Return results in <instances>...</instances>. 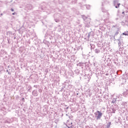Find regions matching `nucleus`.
<instances>
[{"mask_svg": "<svg viewBox=\"0 0 128 128\" xmlns=\"http://www.w3.org/2000/svg\"><path fill=\"white\" fill-rule=\"evenodd\" d=\"M66 116H68L69 118H70V120H72V118H73L72 116L70 115V113L66 114Z\"/></svg>", "mask_w": 128, "mask_h": 128, "instance_id": "423d86ee", "label": "nucleus"}, {"mask_svg": "<svg viewBox=\"0 0 128 128\" xmlns=\"http://www.w3.org/2000/svg\"><path fill=\"white\" fill-rule=\"evenodd\" d=\"M123 34H124V36H128V34H126V33H123Z\"/></svg>", "mask_w": 128, "mask_h": 128, "instance_id": "2eb2a0df", "label": "nucleus"}, {"mask_svg": "<svg viewBox=\"0 0 128 128\" xmlns=\"http://www.w3.org/2000/svg\"><path fill=\"white\" fill-rule=\"evenodd\" d=\"M82 18H83V20H86V18H88V17L84 16H82Z\"/></svg>", "mask_w": 128, "mask_h": 128, "instance_id": "1a4fd4ad", "label": "nucleus"}, {"mask_svg": "<svg viewBox=\"0 0 128 128\" xmlns=\"http://www.w3.org/2000/svg\"><path fill=\"white\" fill-rule=\"evenodd\" d=\"M118 46H122V42H120L118 43Z\"/></svg>", "mask_w": 128, "mask_h": 128, "instance_id": "9d476101", "label": "nucleus"}, {"mask_svg": "<svg viewBox=\"0 0 128 128\" xmlns=\"http://www.w3.org/2000/svg\"><path fill=\"white\" fill-rule=\"evenodd\" d=\"M114 4L116 8H120V4H118V1L116 0L114 1Z\"/></svg>", "mask_w": 128, "mask_h": 128, "instance_id": "f03ea898", "label": "nucleus"}, {"mask_svg": "<svg viewBox=\"0 0 128 128\" xmlns=\"http://www.w3.org/2000/svg\"><path fill=\"white\" fill-rule=\"evenodd\" d=\"M28 90H30V89H32V86H28Z\"/></svg>", "mask_w": 128, "mask_h": 128, "instance_id": "ddd939ff", "label": "nucleus"}, {"mask_svg": "<svg viewBox=\"0 0 128 128\" xmlns=\"http://www.w3.org/2000/svg\"><path fill=\"white\" fill-rule=\"evenodd\" d=\"M118 32H116V33H115V36H118Z\"/></svg>", "mask_w": 128, "mask_h": 128, "instance_id": "f8f14e48", "label": "nucleus"}, {"mask_svg": "<svg viewBox=\"0 0 128 128\" xmlns=\"http://www.w3.org/2000/svg\"><path fill=\"white\" fill-rule=\"evenodd\" d=\"M106 76H108V74H106Z\"/></svg>", "mask_w": 128, "mask_h": 128, "instance_id": "6ab92c4d", "label": "nucleus"}, {"mask_svg": "<svg viewBox=\"0 0 128 128\" xmlns=\"http://www.w3.org/2000/svg\"><path fill=\"white\" fill-rule=\"evenodd\" d=\"M112 102L113 104H114V103L116 102V100H112Z\"/></svg>", "mask_w": 128, "mask_h": 128, "instance_id": "dca6fc26", "label": "nucleus"}, {"mask_svg": "<svg viewBox=\"0 0 128 128\" xmlns=\"http://www.w3.org/2000/svg\"><path fill=\"white\" fill-rule=\"evenodd\" d=\"M97 112H100V111H98Z\"/></svg>", "mask_w": 128, "mask_h": 128, "instance_id": "aec40b11", "label": "nucleus"}, {"mask_svg": "<svg viewBox=\"0 0 128 128\" xmlns=\"http://www.w3.org/2000/svg\"><path fill=\"white\" fill-rule=\"evenodd\" d=\"M123 94L124 96H128V89L126 90V92H123Z\"/></svg>", "mask_w": 128, "mask_h": 128, "instance_id": "39448f33", "label": "nucleus"}, {"mask_svg": "<svg viewBox=\"0 0 128 128\" xmlns=\"http://www.w3.org/2000/svg\"><path fill=\"white\" fill-rule=\"evenodd\" d=\"M38 92H42V89H39Z\"/></svg>", "mask_w": 128, "mask_h": 128, "instance_id": "4468645a", "label": "nucleus"}, {"mask_svg": "<svg viewBox=\"0 0 128 128\" xmlns=\"http://www.w3.org/2000/svg\"><path fill=\"white\" fill-rule=\"evenodd\" d=\"M11 10H12V12H14V10L13 8H11Z\"/></svg>", "mask_w": 128, "mask_h": 128, "instance_id": "f3484780", "label": "nucleus"}, {"mask_svg": "<svg viewBox=\"0 0 128 128\" xmlns=\"http://www.w3.org/2000/svg\"><path fill=\"white\" fill-rule=\"evenodd\" d=\"M12 14L13 16H14V14H16V12H14V13H12Z\"/></svg>", "mask_w": 128, "mask_h": 128, "instance_id": "a211bd4d", "label": "nucleus"}, {"mask_svg": "<svg viewBox=\"0 0 128 128\" xmlns=\"http://www.w3.org/2000/svg\"><path fill=\"white\" fill-rule=\"evenodd\" d=\"M113 112H115L116 110H118V107L117 105H114L113 106V108H112Z\"/></svg>", "mask_w": 128, "mask_h": 128, "instance_id": "7ed1b4c3", "label": "nucleus"}, {"mask_svg": "<svg viewBox=\"0 0 128 128\" xmlns=\"http://www.w3.org/2000/svg\"><path fill=\"white\" fill-rule=\"evenodd\" d=\"M122 14H124V12H122Z\"/></svg>", "mask_w": 128, "mask_h": 128, "instance_id": "412c9836", "label": "nucleus"}, {"mask_svg": "<svg viewBox=\"0 0 128 128\" xmlns=\"http://www.w3.org/2000/svg\"><path fill=\"white\" fill-rule=\"evenodd\" d=\"M95 52H96V54H100V50L96 48L95 50Z\"/></svg>", "mask_w": 128, "mask_h": 128, "instance_id": "0eeeda50", "label": "nucleus"}, {"mask_svg": "<svg viewBox=\"0 0 128 128\" xmlns=\"http://www.w3.org/2000/svg\"><path fill=\"white\" fill-rule=\"evenodd\" d=\"M34 87H36V86H34Z\"/></svg>", "mask_w": 128, "mask_h": 128, "instance_id": "4be33fe9", "label": "nucleus"}, {"mask_svg": "<svg viewBox=\"0 0 128 128\" xmlns=\"http://www.w3.org/2000/svg\"><path fill=\"white\" fill-rule=\"evenodd\" d=\"M95 114L96 118V120H100V118H102V113H95Z\"/></svg>", "mask_w": 128, "mask_h": 128, "instance_id": "f257e3e1", "label": "nucleus"}, {"mask_svg": "<svg viewBox=\"0 0 128 128\" xmlns=\"http://www.w3.org/2000/svg\"><path fill=\"white\" fill-rule=\"evenodd\" d=\"M32 96H38V90H34L32 92Z\"/></svg>", "mask_w": 128, "mask_h": 128, "instance_id": "20e7f679", "label": "nucleus"}, {"mask_svg": "<svg viewBox=\"0 0 128 128\" xmlns=\"http://www.w3.org/2000/svg\"><path fill=\"white\" fill-rule=\"evenodd\" d=\"M68 126H70V124H72V122H70V120H68L66 122Z\"/></svg>", "mask_w": 128, "mask_h": 128, "instance_id": "6e6552de", "label": "nucleus"}, {"mask_svg": "<svg viewBox=\"0 0 128 128\" xmlns=\"http://www.w3.org/2000/svg\"><path fill=\"white\" fill-rule=\"evenodd\" d=\"M7 72H8V70H7Z\"/></svg>", "mask_w": 128, "mask_h": 128, "instance_id": "5701e85b", "label": "nucleus"}, {"mask_svg": "<svg viewBox=\"0 0 128 128\" xmlns=\"http://www.w3.org/2000/svg\"><path fill=\"white\" fill-rule=\"evenodd\" d=\"M110 122H109V124L107 126V128H110Z\"/></svg>", "mask_w": 128, "mask_h": 128, "instance_id": "9b49d317", "label": "nucleus"}]
</instances>
